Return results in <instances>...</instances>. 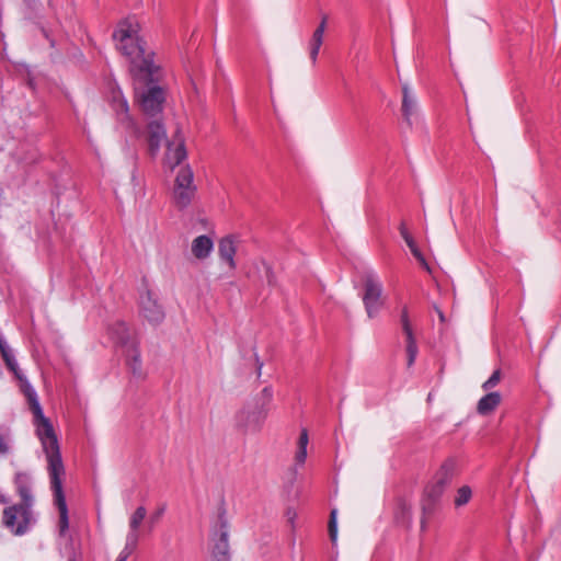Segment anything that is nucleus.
Segmentation results:
<instances>
[{
	"mask_svg": "<svg viewBox=\"0 0 561 561\" xmlns=\"http://www.w3.org/2000/svg\"><path fill=\"white\" fill-rule=\"evenodd\" d=\"M35 522L33 507L22 503L7 506L2 512V526L13 536L26 534Z\"/></svg>",
	"mask_w": 561,
	"mask_h": 561,
	"instance_id": "4",
	"label": "nucleus"
},
{
	"mask_svg": "<svg viewBox=\"0 0 561 561\" xmlns=\"http://www.w3.org/2000/svg\"><path fill=\"white\" fill-rule=\"evenodd\" d=\"M123 354L125 356L126 366L128 367L133 377L136 379H144L146 374L142 369V362L138 343L129 345L128 348L123 351Z\"/></svg>",
	"mask_w": 561,
	"mask_h": 561,
	"instance_id": "15",
	"label": "nucleus"
},
{
	"mask_svg": "<svg viewBox=\"0 0 561 561\" xmlns=\"http://www.w3.org/2000/svg\"><path fill=\"white\" fill-rule=\"evenodd\" d=\"M146 507L138 506L129 517V528L139 530L141 523L146 518Z\"/></svg>",
	"mask_w": 561,
	"mask_h": 561,
	"instance_id": "26",
	"label": "nucleus"
},
{
	"mask_svg": "<svg viewBox=\"0 0 561 561\" xmlns=\"http://www.w3.org/2000/svg\"><path fill=\"white\" fill-rule=\"evenodd\" d=\"M210 540L213 561H230L229 523L225 510L218 513L217 522L211 527Z\"/></svg>",
	"mask_w": 561,
	"mask_h": 561,
	"instance_id": "7",
	"label": "nucleus"
},
{
	"mask_svg": "<svg viewBox=\"0 0 561 561\" xmlns=\"http://www.w3.org/2000/svg\"><path fill=\"white\" fill-rule=\"evenodd\" d=\"M14 484L18 494L21 497L22 504H25L27 506L34 505V496L32 494V479L28 473L25 472H19L15 474L14 478Z\"/></svg>",
	"mask_w": 561,
	"mask_h": 561,
	"instance_id": "16",
	"label": "nucleus"
},
{
	"mask_svg": "<svg viewBox=\"0 0 561 561\" xmlns=\"http://www.w3.org/2000/svg\"><path fill=\"white\" fill-rule=\"evenodd\" d=\"M108 333L111 339L119 345L123 351L128 348L131 344H137L138 341L135 339L133 332L125 322H116L110 329Z\"/></svg>",
	"mask_w": 561,
	"mask_h": 561,
	"instance_id": "14",
	"label": "nucleus"
},
{
	"mask_svg": "<svg viewBox=\"0 0 561 561\" xmlns=\"http://www.w3.org/2000/svg\"><path fill=\"white\" fill-rule=\"evenodd\" d=\"M308 443V431L306 428H302L298 439V450L295 456V460L298 465H304L306 461Z\"/></svg>",
	"mask_w": 561,
	"mask_h": 561,
	"instance_id": "25",
	"label": "nucleus"
},
{
	"mask_svg": "<svg viewBox=\"0 0 561 561\" xmlns=\"http://www.w3.org/2000/svg\"><path fill=\"white\" fill-rule=\"evenodd\" d=\"M445 488L431 481L424 490L423 511L431 513L434 510L435 503L440 499Z\"/></svg>",
	"mask_w": 561,
	"mask_h": 561,
	"instance_id": "18",
	"label": "nucleus"
},
{
	"mask_svg": "<svg viewBox=\"0 0 561 561\" xmlns=\"http://www.w3.org/2000/svg\"><path fill=\"white\" fill-rule=\"evenodd\" d=\"M411 253L413 254V256L419 261V263L425 267L426 270H428V265H427V262L424 257V255L422 254L421 250L419 249V247L416 249H413L411 251Z\"/></svg>",
	"mask_w": 561,
	"mask_h": 561,
	"instance_id": "34",
	"label": "nucleus"
},
{
	"mask_svg": "<svg viewBox=\"0 0 561 561\" xmlns=\"http://www.w3.org/2000/svg\"><path fill=\"white\" fill-rule=\"evenodd\" d=\"M402 92V114L407 123L411 125L412 117L416 114L417 111V103L407 85L403 87Z\"/></svg>",
	"mask_w": 561,
	"mask_h": 561,
	"instance_id": "21",
	"label": "nucleus"
},
{
	"mask_svg": "<svg viewBox=\"0 0 561 561\" xmlns=\"http://www.w3.org/2000/svg\"><path fill=\"white\" fill-rule=\"evenodd\" d=\"M400 234L404 240L412 238L403 222L400 225Z\"/></svg>",
	"mask_w": 561,
	"mask_h": 561,
	"instance_id": "35",
	"label": "nucleus"
},
{
	"mask_svg": "<svg viewBox=\"0 0 561 561\" xmlns=\"http://www.w3.org/2000/svg\"><path fill=\"white\" fill-rule=\"evenodd\" d=\"M214 250V241L209 236L202 234L192 241L191 251L197 260H206Z\"/></svg>",
	"mask_w": 561,
	"mask_h": 561,
	"instance_id": "17",
	"label": "nucleus"
},
{
	"mask_svg": "<svg viewBox=\"0 0 561 561\" xmlns=\"http://www.w3.org/2000/svg\"><path fill=\"white\" fill-rule=\"evenodd\" d=\"M186 156L187 153L185 149L184 138L180 129H178L173 136V139L169 141L167 145L164 162L169 168L173 169L176 165H179L182 161H184L186 159Z\"/></svg>",
	"mask_w": 561,
	"mask_h": 561,
	"instance_id": "10",
	"label": "nucleus"
},
{
	"mask_svg": "<svg viewBox=\"0 0 561 561\" xmlns=\"http://www.w3.org/2000/svg\"><path fill=\"white\" fill-rule=\"evenodd\" d=\"M110 103L112 110L115 112L117 122L125 128H131L134 123L129 114V106L121 90L112 91Z\"/></svg>",
	"mask_w": 561,
	"mask_h": 561,
	"instance_id": "12",
	"label": "nucleus"
},
{
	"mask_svg": "<svg viewBox=\"0 0 561 561\" xmlns=\"http://www.w3.org/2000/svg\"><path fill=\"white\" fill-rule=\"evenodd\" d=\"M363 302L369 318H375L383 306L382 285L373 274L365 276Z\"/></svg>",
	"mask_w": 561,
	"mask_h": 561,
	"instance_id": "8",
	"label": "nucleus"
},
{
	"mask_svg": "<svg viewBox=\"0 0 561 561\" xmlns=\"http://www.w3.org/2000/svg\"><path fill=\"white\" fill-rule=\"evenodd\" d=\"M472 492L468 485H463L457 491V495L455 497V505L462 506L467 504L471 499Z\"/></svg>",
	"mask_w": 561,
	"mask_h": 561,
	"instance_id": "28",
	"label": "nucleus"
},
{
	"mask_svg": "<svg viewBox=\"0 0 561 561\" xmlns=\"http://www.w3.org/2000/svg\"><path fill=\"white\" fill-rule=\"evenodd\" d=\"M0 353H1V356H2L7 367L9 368V370H11L15 375L16 378L22 380V374L18 367V363L15 360L14 354L1 334H0Z\"/></svg>",
	"mask_w": 561,
	"mask_h": 561,
	"instance_id": "22",
	"label": "nucleus"
},
{
	"mask_svg": "<svg viewBox=\"0 0 561 561\" xmlns=\"http://www.w3.org/2000/svg\"><path fill=\"white\" fill-rule=\"evenodd\" d=\"M24 393L27 398L30 409L34 415L36 435L41 440L43 451L46 456L47 472L49 477L50 490L53 491L54 495V504L59 512V535L65 536L69 528V516L68 506L62 489L66 470L62 462L58 439L51 423L43 413V409L37 399L36 391L31 386H26Z\"/></svg>",
	"mask_w": 561,
	"mask_h": 561,
	"instance_id": "1",
	"label": "nucleus"
},
{
	"mask_svg": "<svg viewBox=\"0 0 561 561\" xmlns=\"http://www.w3.org/2000/svg\"><path fill=\"white\" fill-rule=\"evenodd\" d=\"M327 27V16L322 18V21L314 30L312 37L309 42L310 58L314 64L317 61L321 45L323 43V36Z\"/></svg>",
	"mask_w": 561,
	"mask_h": 561,
	"instance_id": "20",
	"label": "nucleus"
},
{
	"mask_svg": "<svg viewBox=\"0 0 561 561\" xmlns=\"http://www.w3.org/2000/svg\"><path fill=\"white\" fill-rule=\"evenodd\" d=\"M273 392L270 387H265L262 390L261 398L255 399L254 401H259L260 403H266V408L270 409V402L272 400Z\"/></svg>",
	"mask_w": 561,
	"mask_h": 561,
	"instance_id": "32",
	"label": "nucleus"
},
{
	"mask_svg": "<svg viewBox=\"0 0 561 561\" xmlns=\"http://www.w3.org/2000/svg\"><path fill=\"white\" fill-rule=\"evenodd\" d=\"M196 185L194 184V173L191 167H182L174 179L172 188V201L179 209L186 208L195 197Z\"/></svg>",
	"mask_w": 561,
	"mask_h": 561,
	"instance_id": "6",
	"label": "nucleus"
},
{
	"mask_svg": "<svg viewBox=\"0 0 561 561\" xmlns=\"http://www.w3.org/2000/svg\"><path fill=\"white\" fill-rule=\"evenodd\" d=\"M329 536L332 543L335 545L337 540L336 510H332L330 513Z\"/></svg>",
	"mask_w": 561,
	"mask_h": 561,
	"instance_id": "29",
	"label": "nucleus"
},
{
	"mask_svg": "<svg viewBox=\"0 0 561 561\" xmlns=\"http://www.w3.org/2000/svg\"><path fill=\"white\" fill-rule=\"evenodd\" d=\"M160 79V69L158 70V79L154 81L148 80H138L139 82H144L147 84V89L141 90L139 87L135 88V94L140 105L141 111L148 117H156L161 114L163 110V104L165 101V92L164 90L157 85Z\"/></svg>",
	"mask_w": 561,
	"mask_h": 561,
	"instance_id": "5",
	"label": "nucleus"
},
{
	"mask_svg": "<svg viewBox=\"0 0 561 561\" xmlns=\"http://www.w3.org/2000/svg\"><path fill=\"white\" fill-rule=\"evenodd\" d=\"M455 467H456V465H455L454 460H450V459L446 460L440 466L438 471L435 473L432 481L446 489V486L450 483V481L454 477Z\"/></svg>",
	"mask_w": 561,
	"mask_h": 561,
	"instance_id": "24",
	"label": "nucleus"
},
{
	"mask_svg": "<svg viewBox=\"0 0 561 561\" xmlns=\"http://www.w3.org/2000/svg\"><path fill=\"white\" fill-rule=\"evenodd\" d=\"M501 394L496 391L489 392L488 394L483 396L479 401L477 405V411L481 415H488L491 412H493L497 405L501 403Z\"/></svg>",
	"mask_w": 561,
	"mask_h": 561,
	"instance_id": "23",
	"label": "nucleus"
},
{
	"mask_svg": "<svg viewBox=\"0 0 561 561\" xmlns=\"http://www.w3.org/2000/svg\"><path fill=\"white\" fill-rule=\"evenodd\" d=\"M130 554L128 552L121 551L116 561H126Z\"/></svg>",
	"mask_w": 561,
	"mask_h": 561,
	"instance_id": "37",
	"label": "nucleus"
},
{
	"mask_svg": "<svg viewBox=\"0 0 561 561\" xmlns=\"http://www.w3.org/2000/svg\"><path fill=\"white\" fill-rule=\"evenodd\" d=\"M270 409L266 403L252 401L244 404L234 415V426L244 435L259 434L264 426Z\"/></svg>",
	"mask_w": 561,
	"mask_h": 561,
	"instance_id": "3",
	"label": "nucleus"
},
{
	"mask_svg": "<svg viewBox=\"0 0 561 561\" xmlns=\"http://www.w3.org/2000/svg\"><path fill=\"white\" fill-rule=\"evenodd\" d=\"M164 511H165V507L161 506L153 514L150 515V517H149V530H152L154 525L157 523H159L160 518L164 514Z\"/></svg>",
	"mask_w": 561,
	"mask_h": 561,
	"instance_id": "31",
	"label": "nucleus"
},
{
	"mask_svg": "<svg viewBox=\"0 0 561 561\" xmlns=\"http://www.w3.org/2000/svg\"><path fill=\"white\" fill-rule=\"evenodd\" d=\"M400 323H401L402 332L405 335V351H407V356H408L407 364H408V367H411L416 359L419 348H417V344H416V341L414 337L413 328H412V324L409 319L408 309L405 307L402 309L401 317H400Z\"/></svg>",
	"mask_w": 561,
	"mask_h": 561,
	"instance_id": "11",
	"label": "nucleus"
},
{
	"mask_svg": "<svg viewBox=\"0 0 561 561\" xmlns=\"http://www.w3.org/2000/svg\"><path fill=\"white\" fill-rule=\"evenodd\" d=\"M10 453V440L7 434L0 433V454L7 455Z\"/></svg>",
	"mask_w": 561,
	"mask_h": 561,
	"instance_id": "33",
	"label": "nucleus"
},
{
	"mask_svg": "<svg viewBox=\"0 0 561 561\" xmlns=\"http://www.w3.org/2000/svg\"><path fill=\"white\" fill-rule=\"evenodd\" d=\"M139 540V530L129 528V531L126 536V543L122 551L128 552L131 554L136 549Z\"/></svg>",
	"mask_w": 561,
	"mask_h": 561,
	"instance_id": "27",
	"label": "nucleus"
},
{
	"mask_svg": "<svg viewBox=\"0 0 561 561\" xmlns=\"http://www.w3.org/2000/svg\"><path fill=\"white\" fill-rule=\"evenodd\" d=\"M500 380H501V370L496 369L492 373L490 378L485 382H483V385H482L483 390L488 391V390L493 389L494 387H496L499 385Z\"/></svg>",
	"mask_w": 561,
	"mask_h": 561,
	"instance_id": "30",
	"label": "nucleus"
},
{
	"mask_svg": "<svg viewBox=\"0 0 561 561\" xmlns=\"http://www.w3.org/2000/svg\"><path fill=\"white\" fill-rule=\"evenodd\" d=\"M165 139V129L159 119H152L147 126V140L151 156H156Z\"/></svg>",
	"mask_w": 561,
	"mask_h": 561,
	"instance_id": "13",
	"label": "nucleus"
},
{
	"mask_svg": "<svg viewBox=\"0 0 561 561\" xmlns=\"http://www.w3.org/2000/svg\"><path fill=\"white\" fill-rule=\"evenodd\" d=\"M236 245L234 241L231 237L222 238L218 245V254L219 257L225 261L229 268H236L234 255H236Z\"/></svg>",
	"mask_w": 561,
	"mask_h": 561,
	"instance_id": "19",
	"label": "nucleus"
},
{
	"mask_svg": "<svg viewBox=\"0 0 561 561\" xmlns=\"http://www.w3.org/2000/svg\"><path fill=\"white\" fill-rule=\"evenodd\" d=\"M140 314L150 323L159 324L164 319V310L157 294L146 288L139 296Z\"/></svg>",
	"mask_w": 561,
	"mask_h": 561,
	"instance_id": "9",
	"label": "nucleus"
},
{
	"mask_svg": "<svg viewBox=\"0 0 561 561\" xmlns=\"http://www.w3.org/2000/svg\"><path fill=\"white\" fill-rule=\"evenodd\" d=\"M139 32L138 22L127 19L117 25L113 37L116 48L128 59L135 80L151 82L158 79L159 66L153 62V51L147 47Z\"/></svg>",
	"mask_w": 561,
	"mask_h": 561,
	"instance_id": "2",
	"label": "nucleus"
},
{
	"mask_svg": "<svg viewBox=\"0 0 561 561\" xmlns=\"http://www.w3.org/2000/svg\"><path fill=\"white\" fill-rule=\"evenodd\" d=\"M407 245L409 247L410 251L417 248L416 242L414 241L413 237L410 239L404 240Z\"/></svg>",
	"mask_w": 561,
	"mask_h": 561,
	"instance_id": "36",
	"label": "nucleus"
}]
</instances>
